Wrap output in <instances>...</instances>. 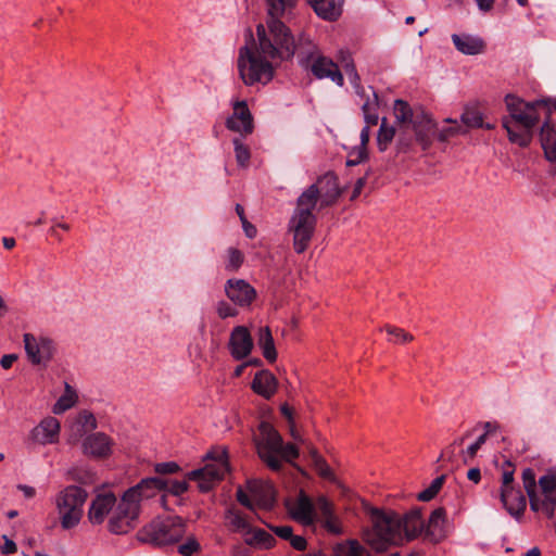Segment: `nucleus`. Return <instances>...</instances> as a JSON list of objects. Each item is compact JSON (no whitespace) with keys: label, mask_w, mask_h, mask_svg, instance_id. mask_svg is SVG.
<instances>
[{"label":"nucleus","mask_w":556,"mask_h":556,"mask_svg":"<svg viewBox=\"0 0 556 556\" xmlns=\"http://www.w3.org/2000/svg\"><path fill=\"white\" fill-rule=\"evenodd\" d=\"M257 43L252 39L239 49L238 71L247 86L268 84L275 73V64L289 60L295 53V40L290 29L278 18H268L266 26H256Z\"/></svg>","instance_id":"1"},{"label":"nucleus","mask_w":556,"mask_h":556,"mask_svg":"<svg viewBox=\"0 0 556 556\" xmlns=\"http://www.w3.org/2000/svg\"><path fill=\"white\" fill-rule=\"evenodd\" d=\"M166 484L160 477H149L127 489L109 518V531L113 534H126L135 529L141 513V503L154 497Z\"/></svg>","instance_id":"2"},{"label":"nucleus","mask_w":556,"mask_h":556,"mask_svg":"<svg viewBox=\"0 0 556 556\" xmlns=\"http://www.w3.org/2000/svg\"><path fill=\"white\" fill-rule=\"evenodd\" d=\"M508 117L503 118V127L511 142L527 147L532 139L533 129L543 122L552 106L546 101L526 102L515 96L505 98Z\"/></svg>","instance_id":"3"},{"label":"nucleus","mask_w":556,"mask_h":556,"mask_svg":"<svg viewBox=\"0 0 556 556\" xmlns=\"http://www.w3.org/2000/svg\"><path fill=\"white\" fill-rule=\"evenodd\" d=\"M317 205L318 191L314 186L306 188L296 200V206L288 223V230L292 233L293 249L298 254L306 251L314 237L317 217L313 211Z\"/></svg>","instance_id":"4"},{"label":"nucleus","mask_w":556,"mask_h":556,"mask_svg":"<svg viewBox=\"0 0 556 556\" xmlns=\"http://www.w3.org/2000/svg\"><path fill=\"white\" fill-rule=\"evenodd\" d=\"M372 526L363 530V540L375 552L383 553L390 546L399 545L402 540L400 531V514L394 510H369Z\"/></svg>","instance_id":"5"},{"label":"nucleus","mask_w":556,"mask_h":556,"mask_svg":"<svg viewBox=\"0 0 556 556\" xmlns=\"http://www.w3.org/2000/svg\"><path fill=\"white\" fill-rule=\"evenodd\" d=\"M186 532V522L179 516L157 517L138 531L140 542L154 546L177 543Z\"/></svg>","instance_id":"6"},{"label":"nucleus","mask_w":556,"mask_h":556,"mask_svg":"<svg viewBox=\"0 0 556 556\" xmlns=\"http://www.w3.org/2000/svg\"><path fill=\"white\" fill-rule=\"evenodd\" d=\"M87 497V491L77 485H68L58 493L55 506L63 529L68 530L79 523Z\"/></svg>","instance_id":"7"},{"label":"nucleus","mask_w":556,"mask_h":556,"mask_svg":"<svg viewBox=\"0 0 556 556\" xmlns=\"http://www.w3.org/2000/svg\"><path fill=\"white\" fill-rule=\"evenodd\" d=\"M258 431L260 433L254 437V444L258 457L269 469L274 471L280 470L281 460L277 456V453L281 447L282 437L273 425L266 421L260 424Z\"/></svg>","instance_id":"8"},{"label":"nucleus","mask_w":556,"mask_h":556,"mask_svg":"<svg viewBox=\"0 0 556 556\" xmlns=\"http://www.w3.org/2000/svg\"><path fill=\"white\" fill-rule=\"evenodd\" d=\"M206 459L215 460L214 464H207L205 467L192 470L187 473L189 480L198 481L201 492H208L214 484L222 480L228 471L226 450L211 451L205 456Z\"/></svg>","instance_id":"9"},{"label":"nucleus","mask_w":556,"mask_h":556,"mask_svg":"<svg viewBox=\"0 0 556 556\" xmlns=\"http://www.w3.org/2000/svg\"><path fill=\"white\" fill-rule=\"evenodd\" d=\"M538 511L553 518L556 507V475L546 473L538 481Z\"/></svg>","instance_id":"10"},{"label":"nucleus","mask_w":556,"mask_h":556,"mask_svg":"<svg viewBox=\"0 0 556 556\" xmlns=\"http://www.w3.org/2000/svg\"><path fill=\"white\" fill-rule=\"evenodd\" d=\"M437 123L424 110L416 112L413 119V129L415 132L416 142L422 150H428L433 139L437 138Z\"/></svg>","instance_id":"11"},{"label":"nucleus","mask_w":556,"mask_h":556,"mask_svg":"<svg viewBox=\"0 0 556 556\" xmlns=\"http://www.w3.org/2000/svg\"><path fill=\"white\" fill-rule=\"evenodd\" d=\"M24 345L26 354L34 365H46L52 358L53 344L47 338L36 339L33 334L25 333Z\"/></svg>","instance_id":"12"},{"label":"nucleus","mask_w":556,"mask_h":556,"mask_svg":"<svg viewBox=\"0 0 556 556\" xmlns=\"http://www.w3.org/2000/svg\"><path fill=\"white\" fill-rule=\"evenodd\" d=\"M233 112L226 119L227 129L239 132L241 136H248L253 132V117L245 101H236Z\"/></svg>","instance_id":"13"},{"label":"nucleus","mask_w":556,"mask_h":556,"mask_svg":"<svg viewBox=\"0 0 556 556\" xmlns=\"http://www.w3.org/2000/svg\"><path fill=\"white\" fill-rule=\"evenodd\" d=\"M540 141L546 159L551 162L556 161V102L543 121Z\"/></svg>","instance_id":"14"},{"label":"nucleus","mask_w":556,"mask_h":556,"mask_svg":"<svg viewBox=\"0 0 556 556\" xmlns=\"http://www.w3.org/2000/svg\"><path fill=\"white\" fill-rule=\"evenodd\" d=\"M253 339L250 331L244 326H237L232 329L228 348L231 356L236 361H241L248 357L253 350Z\"/></svg>","instance_id":"15"},{"label":"nucleus","mask_w":556,"mask_h":556,"mask_svg":"<svg viewBox=\"0 0 556 556\" xmlns=\"http://www.w3.org/2000/svg\"><path fill=\"white\" fill-rule=\"evenodd\" d=\"M287 508L292 519L303 526H311L316 521L315 506L304 491H300L298 498L292 504L288 503Z\"/></svg>","instance_id":"16"},{"label":"nucleus","mask_w":556,"mask_h":556,"mask_svg":"<svg viewBox=\"0 0 556 556\" xmlns=\"http://www.w3.org/2000/svg\"><path fill=\"white\" fill-rule=\"evenodd\" d=\"M225 292L231 302L240 306H249L256 298L255 289L243 279L227 280Z\"/></svg>","instance_id":"17"},{"label":"nucleus","mask_w":556,"mask_h":556,"mask_svg":"<svg viewBox=\"0 0 556 556\" xmlns=\"http://www.w3.org/2000/svg\"><path fill=\"white\" fill-rule=\"evenodd\" d=\"M318 191V203L326 207L334 203L340 195L338 177L334 173L328 172L320 176L316 184H313Z\"/></svg>","instance_id":"18"},{"label":"nucleus","mask_w":556,"mask_h":556,"mask_svg":"<svg viewBox=\"0 0 556 556\" xmlns=\"http://www.w3.org/2000/svg\"><path fill=\"white\" fill-rule=\"evenodd\" d=\"M311 71L318 79L328 78L339 87H342L344 84V78L338 64L327 56H316L311 64Z\"/></svg>","instance_id":"19"},{"label":"nucleus","mask_w":556,"mask_h":556,"mask_svg":"<svg viewBox=\"0 0 556 556\" xmlns=\"http://www.w3.org/2000/svg\"><path fill=\"white\" fill-rule=\"evenodd\" d=\"M112 445L113 442L109 435L103 432H96L85 438L83 452L91 457L105 458L111 455Z\"/></svg>","instance_id":"20"},{"label":"nucleus","mask_w":556,"mask_h":556,"mask_svg":"<svg viewBox=\"0 0 556 556\" xmlns=\"http://www.w3.org/2000/svg\"><path fill=\"white\" fill-rule=\"evenodd\" d=\"M116 497L113 493L99 494L91 502L88 518L92 525H101L108 515L113 511L116 505Z\"/></svg>","instance_id":"21"},{"label":"nucleus","mask_w":556,"mask_h":556,"mask_svg":"<svg viewBox=\"0 0 556 556\" xmlns=\"http://www.w3.org/2000/svg\"><path fill=\"white\" fill-rule=\"evenodd\" d=\"M60 433V422L54 417H46L42 419L38 426H36L31 432L30 437L33 441L46 445L55 443L59 439Z\"/></svg>","instance_id":"22"},{"label":"nucleus","mask_w":556,"mask_h":556,"mask_svg":"<svg viewBox=\"0 0 556 556\" xmlns=\"http://www.w3.org/2000/svg\"><path fill=\"white\" fill-rule=\"evenodd\" d=\"M400 531L404 532L407 541L415 540L425 532V521L422 520L420 508H413L404 516L400 515Z\"/></svg>","instance_id":"23"},{"label":"nucleus","mask_w":556,"mask_h":556,"mask_svg":"<svg viewBox=\"0 0 556 556\" xmlns=\"http://www.w3.org/2000/svg\"><path fill=\"white\" fill-rule=\"evenodd\" d=\"M247 489L257 502V505L269 509L275 503L274 485L268 481L250 480L247 483Z\"/></svg>","instance_id":"24"},{"label":"nucleus","mask_w":556,"mask_h":556,"mask_svg":"<svg viewBox=\"0 0 556 556\" xmlns=\"http://www.w3.org/2000/svg\"><path fill=\"white\" fill-rule=\"evenodd\" d=\"M345 0H306L316 15L325 21L334 22L343 12Z\"/></svg>","instance_id":"25"},{"label":"nucleus","mask_w":556,"mask_h":556,"mask_svg":"<svg viewBox=\"0 0 556 556\" xmlns=\"http://www.w3.org/2000/svg\"><path fill=\"white\" fill-rule=\"evenodd\" d=\"M251 389L262 397L269 400L277 392L278 381L269 370L262 369L255 374Z\"/></svg>","instance_id":"26"},{"label":"nucleus","mask_w":556,"mask_h":556,"mask_svg":"<svg viewBox=\"0 0 556 556\" xmlns=\"http://www.w3.org/2000/svg\"><path fill=\"white\" fill-rule=\"evenodd\" d=\"M452 41L460 53L467 55L480 54L485 48L483 39L469 34H453Z\"/></svg>","instance_id":"27"},{"label":"nucleus","mask_w":556,"mask_h":556,"mask_svg":"<svg viewBox=\"0 0 556 556\" xmlns=\"http://www.w3.org/2000/svg\"><path fill=\"white\" fill-rule=\"evenodd\" d=\"M501 501L506 510L515 517L523 514L527 507L526 497L520 491L513 489L501 490Z\"/></svg>","instance_id":"28"},{"label":"nucleus","mask_w":556,"mask_h":556,"mask_svg":"<svg viewBox=\"0 0 556 556\" xmlns=\"http://www.w3.org/2000/svg\"><path fill=\"white\" fill-rule=\"evenodd\" d=\"M446 522V511L443 507L434 509L425 525V533L431 540L438 542L445 535L444 527Z\"/></svg>","instance_id":"29"},{"label":"nucleus","mask_w":556,"mask_h":556,"mask_svg":"<svg viewBox=\"0 0 556 556\" xmlns=\"http://www.w3.org/2000/svg\"><path fill=\"white\" fill-rule=\"evenodd\" d=\"M299 63L303 67H308L309 62L318 56V49L309 37L301 35L295 42V53Z\"/></svg>","instance_id":"30"},{"label":"nucleus","mask_w":556,"mask_h":556,"mask_svg":"<svg viewBox=\"0 0 556 556\" xmlns=\"http://www.w3.org/2000/svg\"><path fill=\"white\" fill-rule=\"evenodd\" d=\"M244 536L245 544L255 548L268 549L274 547L276 544V539L261 528L250 527Z\"/></svg>","instance_id":"31"},{"label":"nucleus","mask_w":556,"mask_h":556,"mask_svg":"<svg viewBox=\"0 0 556 556\" xmlns=\"http://www.w3.org/2000/svg\"><path fill=\"white\" fill-rule=\"evenodd\" d=\"M368 90L370 94L365 92V102L362 104V111L364 115L365 126L371 127L378 124V109H379V98L376 91L369 87Z\"/></svg>","instance_id":"32"},{"label":"nucleus","mask_w":556,"mask_h":556,"mask_svg":"<svg viewBox=\"0 0 556 556\" xmlns=\"http://www.w3.org/2000/svg\"><path fill=\"white\" fill-rule=\"evenodd\" d=\"M257 343L262 349L264 357L273 363L277 359V351L274 343V338L269 327H262L258 330Z\"/></svg>","instance_id":"33"},{"label":"nucleus","mask_w":556,"mask_h":556,"mask_svg":"<svg viewBox=\"0 0 556 556\" xmlns=\"http://www.w3.org/2000/svg\"><path fill=\"white\" fill-rule=\"evenodd\" d=\"M522 484L530 502V508L538 511V482L533 469L526 468L522 471Z\"/></svg>","instance_id":"34"},{"label":"nucleus","mask_w":556,"mask_h":556,"mask_svg":"<svg viewBox=\"0 0 556 556\" xmlns=\"http://www.w3.org/2000/svg\"><path fill=\"white\" fill-rule=\"evenodd\" d=\"M341 62H342V68L345 72V74L349 76V79H350L351 84L353 85L355 92L359 97H364L365 89L361 85V77L356 71L353 59L349 54L341 52Z\"/></svg>","instance_id":"35"},{"label":"nucleus","mask_w":556,"mask_h":556,"mask_svg":"<svg viewBox=\"0 0 556 556\" xmlns=\"http://www.w3.org/2000/svg\"><path fill=\"white\" fill-rule=\"evenodd\" d=\"M299 0H266L268 18L280 20L287 13H290Z\"/></svg>","instance_id":"36"},{"label":"nucleus","mask_w":556,"mask_h":556,"mask_svg":"<svg viewBox=\"0 0 556 556\" xmlns=\"http://www.w3.org/2000/svg\"><path fill=\"white\" fill-rule=\"evenodd\" d=\"M225 519L227 520V525L230 527L232 531L242 532L244 535L245 532L251 527L245 516L233 508H229L226 511Z\"/></svg>","instance_id":"37"},{"label":"nucleus","mask_w":556,"mask_h":556,"mask_svg":"<svg viewBox=\"0 0 556 556\" xmlns=\"http://www.w3.org/2000/svg\"><path fill=\"white\" fill-rule=\"evenodd\" d=\"M67 479L80 484H92L97 481V476L90 468L77 466L67 471Z\"/></svg>","instance_id":"38"},{"label":"nucleus","mask_w":556,"mask_h":556,"mask_svg":"<svg viewBox=\"0 0 556 556\" xmlns=\"http://www.w3.org/2000/svg\"><path fill=\"white\" fill-rule=\"evenodd\" d=\"M460 121L469 128L492 129L494 127L490 123L484 124L481 112L476 109H466L460 116Z\"/></svg>","instance_id":"39"},{"label":"nucleus","mask_w":556,"mask_h":556,"mask_svg":"<svg viewBox=\"0 0 556 556\" xmlns=\"http://www.w3.org/2000/svg\"><path fill=\"white\" fill-rule=\"evenodd\" d=\"M395 136V128L393 126L388 125L387 118L383 117L381 119L380 128L377 136V144L379 151L383 152L388 149L389 144L392 142Z\"/></svg>","instance_id":"40"},{"label":"nucleus","mask_w":556,"mask_h":556,"mask_svg":"<svg viewBox=\"0 0 556 556\" xmlns=\"http://www.w3.org/2000/svg\"><path fill=\"white\" fill-rule=\"evenodd\" d=\"M417 111H413L409 104L401 99L395 100L394 102V116L400 123H412L416 115Z\"/></svg>","instance_id":"41"},{"label":"nucleus","mask_w":556,"mask_h":556,"mask_svg":"<svg viewBox=\"0 0 556 556\" xmlns=\"http://www.w3.org/2000/svg\"><path fill=\"white\" fill-rule=\"evenodd\" d=\"M75 402H76V393L66 383L65 393L54 404L53 413L62 414L65 410L70 409L72 406H74Z\"/></svg>","instance_id":"42"},{"label":"nucleus","mask_w":556,"mask_h":556,"mask_svg":"<svg viewBox=\"0 0 556 556\" xmlns=\"http://www.w3.org/2000/svg\"><path fill=\"white\" fill-rule=\"evenodd\" d=\"M444 480H445V476L444 475L435 478L426 490L421 491L417 495V498L419 501H422V502L431 501L439 493V491L441 490V488H442V485L444 483Z\"/></svg>","instance_id":"43"},{"label":"nucleus","mask_w":556,"mask_h":556,"mask_svg":"<svg viewBox=\"0 0 556 556\" xmlns=\"http://www.w3.org/2000/svg\"><path fill=\"white\" fill-rule=\"evenodd\" d=\"M235 146V154H236V161L240 166H247L251 154L250 149L241 141L239 138H235L232 140Z\"/></svg>","instance_id":"44"},{"label":"nucleus","mask_w":556,"mask_h":556,"mask_svg":"<svg viewBox=\"0 0 556 556\" xmlns=\"http://www.w3.org/2000/svg\"><path fill=\"white\" fill-rule=\"evenodd\" d=\"M299 454H300L299 448L294 444H292V443L283 444V442H282L281 447L278 450L277 456L280 458L281 463L282 462L292 463L293 459L299 457Z\"/></svg>","instance_id":"45"},{"label":"nucleus","mask_w":556,"mask_h":556,"mask_svg":"<svg viewBox=\"0 0 556 556\" xmlns=\"http://www.w3.org/2000/svg\"><path fill=\"white\" fill-rule=\"evenodd\" d=\"M367 149L364 147L354 148L348 156L346 166H355L361 164L367 159Z\"/></svg>","instance_id":"46"},{"label":"nucleus","mask_w":556,"mask_h":556,"mask_svg":"<svg viewBox=\"0 0 556 556\" xmlns=\"http://www.w3.org/2000/svg\"><path fill=\"white\" fill-rule=\"evenodd\" d=\"M323 526L328 532L332 534L339 535L342 533L341 522L334 513L323 518Z\"/></svg>","instance_id":"47"},{"label":"nucleus","mask_w":556,"mask_h":556,"mask_svg":"<svg viewBox=\"0 0 556 556\" xmlns=\"http://www.w3.org/2000/svg\"><path fill=\"white\" fill-rule=\"evenodd\" d=\"M244 256L238 249L230 248L228 250V264L226 266L229 270H237L243 263Z\"/></svg>","instance_id":"48"},{"label":"nucleus","mask_w":556,"mask_h":556,"mask_svg":"<svg viewBox=\"0 0 556 556\" xmlns=\"http://www.w3.org/2000/svg\"><path fill=\"white\" fill-rule=\"evenodd\" d=\"M162 479L164 480V478H162ZM165 481L167 482V484L161 491L167 490L168 493H170L175 496H179V495L184 494L189 488L187 481H170L167 479H165Z\"/></svg>","instance_id":"49"},{"label":"nucleus","mask_w":556,"mask_h":556,"mask_svg":"<svg viewBox=\"0 0 556 556\" xmlns=\"http://www.w3.org/2000/svg\"><path fill=\"white\" fill-rule=\"evenodd\" d=\"M200 551V544L194 536H189L186 543L179 545L178 552L181 556H191Z\"/></svg>","instance_id":"50"},{"label":"nucleus","mask_w":556,"mask_h":556,"mask_svg":"<svg viewBox=\"0 0 556 556\" xmlns=\"http://www.w3.org/2000/svg\"><path fill=\"white\" fill-rule=\"evenodd\" d=\"M466 131L463 130L460 126H452L447 128H443L441 130L437 129V138L439 141L445 142L450 138L455 137L458 134H465Z\"/></svg>","instance_id":"51"},{"label":"nucleus","mask_w":556,"mask_h":556,"mask_svg":"<svg viewBox=\"0 0 556 556\" xmlns=\"http://www.w3.org/2000/svg\"><path fill=\"white\" fill-rule=\"evenodd\" d=\"M313 465L321 478L331 480V481L334 480V475L324 457L321 459L317 460L316 463H314Z\"/></svg>","instance_id":"52"},{"label":"nucleus","mask_w":556,"mask_h":556,"mask_svg":"<svg viewBox=\"0 0 556 556\" xmlns=\"http://www.w3.org/2000/svg\"><path fill=\"white\" fill-rule=\"evenodd\" d=\"M180 470V467L175 462L157 463L154 466V471L159 475H170Z\"/></svg>","instance_id":"53"},{"label":"nucleus","mask_w":556,"mask_h":556,"mask_svg":"<svg viewBox=\"0 0 556 556\" xmlns=\"http://www.w3.org/2000/svg\"><path fill=\"white\" fill-rule=\"evenodd\" d=\"M386 331L390 336H393L397 341H401L403 343L410 342L414 339V337L410 333L406 332L405 330H403L401 328H396L393 326H387Z\"/></svg>","instance_id":"54"},{"label":"nucleus","mask_w":556,"mask_h":556,"mask_svg":"<svg viewBox=\"0 0 556 556\" xmlns=\"http://www.w3.org/2000/svg\"><path fill=\"white\" fill-rule=\"evenodd\" d=\"M514 466L510 462L506 460L503 467V485L502 489H513L514 481Z\"/></svg>","instance_id":"55"},{"label":"nucleus","mask_w":556,"mask_h":556,"mask_svg":"<svg viewBox=\"0 0 556 556\" xmlns=\"http://www.w3.org/2000/svg\"><path fill=\"white\" fill-rule=\"evenodd\" d=\"M267 528L274 532L278 538L289 541V539L293 534V529L291 526H274V525H266Z\"/></svg>","instance_id":"56"},{"label":"nucleus","mask_w":556,"mask_h":556,"mask_svg":"<svg viewBox=\"0 0 556 556\" xmlns=\"http://www.w3.org/2000/svg\"><path fill=\"white\" fill-rule=\"evenodd\" d=\"M316 508L319 511L321 518L331 515L333 511V505L325 496H319L316 501Z\"/></svg>","instance_id":"57"},{"label":"nucleus","mask_w":556,"mask_h":556,"mask_svg":"<svg viewBox=\"0 0 556 556\" xmlns=\"http://www.w3.org/2000/svg\"><path fill=\"white\" fill-rule=\"evenodd\" d=\"M346 544L349 545L346 556H369L367 549L358 541L349 540Z\"/></svg>","instance_id":"58"},{"label":"nucleus","mask_w":556,"mask_h":556,"mask_svg":"<svg viewBox=\"0 0 556 556\" xmlns=\"http://www.w3.org/2000/svg\"><path fill=\"white\" fill-rule=\"evenodd\" d=\"M217 314L220 318H227L236 316L237 311L227 302L222 301L217 304Z\"/></svg>","instance_id":"59"},{"label":"nucleus","mask_w":556,"mask_h":556,"mask_svg":"<svg viewBox=\"0 0 556 556\" xmlns=\"http://www.w3.org/2000/svg\"><path fill=\"white\" fill-rule=\"evenodd\" d=\"M412 140L409 137L400 135L396 141L397 153H407L412 150Z\"/></svg>","instance_id":"60"},{"label":"nucleus","mask_w":556,"mask_h":556,"mask_svg":"<svg viewBox=\"0 0 556 556\" xmlns=\"http://www.w3.org/2000/svg\"><path fill=\"white\" fill-rule=\"evenodd\" d=\"M289 542H290V545L295 551H299V552H303L307 547V541L302 535H294V534H292V536L289 539Z\"/></svg>","instance_id":"61"},{"label":"nucleus","mask_w":556,"mask_h":556,"mask_svg":"<svg viewBox=\"0 0 556 556\" xmlns=\"http://www.w3.org/2000/svg\"><path fill=\"white\" fill-rule=\"evenodd\" d=\"M79 422L84 427H87L89 430H93L97 427V421H96L94 416L87 412H84L83 414H80Z\"/></svg>","instance_id":"62"},{"label":"nucleus","mask_w":556,"mask_h":556,"mask_svg":"<svg viewBox=\"0 0 556 556\" xmlns=\"http://www.w3.org/2000/svg\"><path fill=\"white\" fill-rule=\"evenodd\" d=\"M479 448L480 446L473 442L465 451H463L464 463L467 464L469 460L473 459Z\"/></svg>","instance_id":"63"},{"label":"nucleus","mask_w":556,"mask_h":556,"mask_svg":"<svg viewBox=\"0 0 556 556\" xmlns=\"http://www.w3.org/2000/svg\"><path fill=\"white\" fill-rule=\"evenodd\" d=\"M368 175H369V170L366 172L364 177H361L356 180L352 195H351V200L356 199L361 194L364 186L366 185V179H367Z\"/></svg>","instance_id":"64"}]
</instances>
